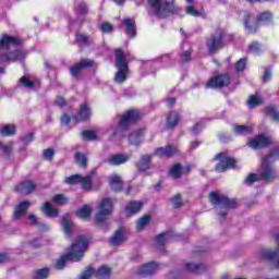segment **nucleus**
<instances>
[{
	"mask_svg": "<svg viewBox=\"0 0 279 279\" xmlns=\"http://www.w3.org/2000/svg\"><path fill=\"white\" fill-rule=\"evenodd\" d=\"M23 45V39L11 36L9 34H2L0 37V64H12V62H19V60H25V50L17 48Z\"/></svg>",
	"mask_w": 279,
	"mask_h": 279,
	"instance_id": "obj_1",
	"label": "nucleus"
},
{
	"mask_svg": "<svg viewBox=\"0 0 279 279\" xmlns=\"http://www.w3.org/2000/svg\"><path fill=\"white\" fill-rule=\"evenodd\" d=\"M89 245H90V236L86 234L77 235L70 247V252L65 253L57 260L54 265L56 269L58 270L64 269L69 260H72L74 263H80V260L84 258V254H86V252L88 251Z\"/></svg>",
	"mask_w": 279,
	"mask_h": 279,
	"instance_id": "obj_2",
	"label": "nucleus"
},
{
	"mask_svg": "<svg viewBox=\"0 0 279 279\" xmlns=\"http://www.w3.org/2000/svg\"><path fill=\"white\" fill-rule=\"evenodd\" d=\"M242 23L246 34H258L260 25H271V23H274V13L270 11L260 12L256 17V21H254V14L250 11H244Z\"/></svg>",
	"mask_w": 279,
	"mask_h": 279,
	"instance_id": "obj_3",
	"label": "nucleus"
},
{
	"mask_svg": "<svg viewBox=\"0 0 279 279\" xmlns=\"http://www.w3.org/2000/svg\"><path fill=\"white\" fill-rule=\"evenodd\" d=\"M147 3L153 12H148L149 16H157L158 19H169L173 14H178L179 9L175 5V1H165L162 0H147Z\"/></svg>",
	"mask_w": 279,
	"mask_h": 279,
	"instance_id": "obj_4",
	"label": "nucleus"
},
{
	"mask_svg": "<svg viewBox=\"0 0 279 279\" xmlns=\"http://www.w3.org/2000/svg\"><path fill=\"white\" fill-rule=\"evenodd\" d=\"M276 160H279V147H275L268 156L262 158L263 171L259 173V180H264L266 184L274 182L277 178L276 170L271 167Z\"/></svg>",
	"mask_w": 279,
	"mask_h": 279,
	"instance_id": "obj_5",
	"label": "nucleus"
},
{
	"mask_svg": "<svg viewBox=\"0 0 279 279\" xmlns=\"http://www.w3.org/2000/svg\"><path fill=\"white\" fill-rule=\"evenodd\" d=\"M116 56V69L118 71L114 74L113 82L116 84H125L128 82V76L130 75V64L128 63V58L123 48H117L114 50Z\"/></svg>",
	"mask_w": 279,
	"mask_h": 279,
	"instance_id": "obj_6",
	"label": "nucleus"
},
{
	"mask_svg": "<svg viewBox=\"0 0 279 279\" xmlns=\"http://www.w3.org/2000/svg\"><path fill=\"white\" fill-rule=\"evenodd\" d=\"M209 202L213 206H219L221 210H226L220 211V217L222 219H226V217H228V210H232L238 206L236 199L228 198V196L225 195H219V193H217L216 191L209 193Z\"/></svg>",
	"mask_w": 279,
	"mask_h": 279,
	"instance_id": "obj_7",
	"label": "nucleus"
},
{
	"mask_svg": "<svg viewBox=\"0 0 279 279\" xmlns=\"http://www.w3.org/2000/svg\"><path fill=\"white\" fill-rule=\"evenodd\" d=\"M213 160L214 162L219 160V162L214 167V171H216V173H226V171H230V169H236V158L228 156L227 153L216 154Z\"/></svg>",
	"mask_w": 279,
	"mask_h": 279,
	"instance_id": "obj_8",
	"label": "nucleus"
},
{
	"mask_svg": "<svg viewBox=\"0 0 279 279\" xmlns=\"http://www.w3.org/2000/svg\"><path fill=\"white\" fill-rule=\"evenodd\" d=\"M230 84H232V76L230 73H218L208 78V81L205 83V88L221 90V88H228Z\"/></svg>",
	"mask_w": 279,
	"mask_h": 279,
	"instance_id": "obj_9",
	"label": "nucleus"
},
{
	"mask_svg": "<svg viewBox=\"0 0 279 279\" xmlns=\"http://www.w3.org/2000/svg\"><path fill=\"white\" fill-rule=\"evenodd\" d=\"M114 205L111 198H104L99 204V211L95 216L96 226H104L108 221V217L112 215Z\"/></svg>",
	"mask_w": 279,
	"mask_h": 279,
	"instance_id": "obj_10",
	"label": "nucleus"
},
{
	"mask_svg": "<svg viewBox=\"0 0 279 279\" xmlns=\"http://www.w3.org/2000/svg\"><path fill=\"white\" fill-rule=\"evenodd\" d=\"M143 119V113L138 111V109H129L124 111L118 121V126L122 130H128L130 125H134V123H138V121Z\"/></svg>",
	"mask_w": 279,
	"mask_h": 279,
	"instance_id": "obj_11",
	"label": "nucleus"
},
{
	"mask_svg": "<svg viewBox=\"0 0 279 279\" xmlns=\"http://www.w3.org/2000/svg\"><path fill=\"white\" fill-rule=\"evenodd\" d=\"M93 66H95V60L87 58L81 59V62L74 63L70 66V75L75 80H80V77L84 75L85 69H93Z\"/></svg>",
	"mask_w": 279,
	"mask_h": 279,
	"instance_id": "obj_12",
	"label": "nucleus"
},
{
	"mask_svg": "<svg viewBox=\"0 0 279 279\" xmlns=\"http://www.w3.org/2000/svg\"><path fill=\"white\" fill-rule=\"evenodd\" d=\"M223 31L217 29L214 35L207 40V49L209 53H215L219 51V49H223V38H225Z\"/></svg>",
	"mask_w": 279,
	"mask_h": 279,
	"instance_id": "obj_13",
	"label": "nucleus"
},
{
	"mask_svg": "<svg viewBox=\"0 0 279 279\" xmlns=\"http://www.w3.org/2000/svg\"><path fill=\"white\" fill-rule=\"evenodd\" d=\"M246 145L251 147V149H265L267 147H270V145H272V142L271 138L259 134L253 138H250Z\"/></svg>",
	"mask_w": 279,
	"mask_h": 279,
	"instance_id": "obj_14",
	"label": "nucleus"
},
{
	"mask_svg": "<svg viewBox=\"0 0 279 279\" xmlns=\"http://www.w3.org/2000/svg\"><path fill=\"white\" fill-rule=\"evenodd\" d=\"M14 191L22 195H32L36 191V183L31 180L22 181L14 186Z\"/></svg>",
	"mask_w": 279,
	"mask_h": 279,
	"instance_id": "obj_15",
	"label": "nucleus"
},
{
	"mask_svg": "<svg viewBox=\"0 0 279 279\" xmlns=\"http://www.w3.org/2000/svg\"><path fill=\"white\" fill-rule=\"evenodd\" d=\"M180 150L177 146L168 144L166 147H159L155 150V156L158 158H173V156H178Z\"/></svg>",
	"mask_w": 279,
	"mask_h": 279,
	"instance_id": "obj_16",
	"label": "nucleus"
},
{
	"mask_svg": "<svg viewBox=\"0 0 279 279\" xmlns=\"http://www.w3.org/2000/svg\"><path fill=\"white\" fill-rule=\"evenodd\" d=\"M74 123H82L84 121H90V106L88 104H82L77 114L72 117Z\"/></svg>",
	"mask_w": 279,
	"mask_h": 279,
	"instance_id": "obj_17",
	"label": "nucleus"
},
{
	"mask_svg": "<svg viewBox=\"0 0 279 279\" xmlns=\"http://www.w3.org/2000/svg\"><path fill=\"white\" fill-rule=\"evenodd\" d=\"M160 265L156 262H149L144 264L137 270L138 276L142 278H147V276H154L155 272L158 271Z\"/></svg>",
	"mask_w": 279,
	"mask_h": 279,
	"instance_id": "obj_18",
	"label": "nucleus"
},
{
	"mask_svg": "<svg viewBox=\"0 0 279 279\" xmlns=\"http://www.w3.org/2000/svg\"><path fill=\"white\" fill-rule=\"evenodd\" d=\"M144 205L145 203H143V201H130L124 208L126 217H134V215H138V213L143 210Z\"/></svg>",
	"mask_w": 279,
	"mask_h": 279,
	"instance_id": "obj_19",
	"label": "nucleus"
},
{
	"mask_svg": "<svg viewBox=\"0 0 279 279\" xmlns=\"http://www.w3.org/2000/svg\"><path fill=\"white\" fill-rule=\"evenodd\" d=\"M29 206H32L29 201H22L19 205H16L13 213V220L19 221V219L25 217L27 215V210H29Z\"/></svg>",
	"mask_w": 279,
	"mask_h": 279,
	"instance_id": "obj_20",
	"label": "nucleus"
},
{
	"mask_svg": "<svg viewBox=\"0 0 279 279\" xmlns=\"http://www.w3.org/2000/svg\"><path fill=\"white\" fill-rule=\"evenodd\" d=\"M137 171L145 173L151 169V155H142L140 160L135 162Z\"/></svg>",
	"mask_w": 279,
	"mask_h": 279,
	"instance_id": "obj_21",
	"label": "nucleus"
},
{
	"mask_svg": "<svg viewBox=\"0 0 279 279\" xmlns=\"http://www.w3.org/2000/svg\"><path fill=\"white\" fill-rule=\"evenodd\" d=\"M130 160V155L125 154H114L107 159L108 165L111 167H120V165H125Z\"/></svg>",
	"mask_w": 279,
	"mask_h": 279,
	"instance_id": "obj_22",
	"label": "nucleus"
},
{
	"mask_svg": "<svg viewBox=\"0 0 279 279\" xmlns=\"http://www.w3.org/2000/svg\"><path fill=\"white\" fill-rule=\"evenodd\" d=\"M122 25L125 27L128 38H136V21L126 17L122 21Z\"/></svg>",
	"mask_w": 279,
	"mask_h": 279,
	"instance_id": "obj_23",
	"label": "nucleus"
},
{
	"mask_svg": "<svg viewBox=\"0 0 279 279\" xmlns=\"http://www.w3.org/2000/svg\"><path fill=\"white\" fill-rule=\"evenodd\" d=\"M181 119L182 118L180 117L178 111H170L166 119V125H167L168 130H175V128H178Z\"/></svg>",
	"mask_w": 279,
	"mask_h": 279,
	"instance_id": "obj_24",
	"label": "nucleus"
},
{
	"mask_svg": "<svg viewBox=\"0 0 279 279\" xmlns=\"http://www.w3.org/2000/svg\"><path fill=\"white\" fill-rule=\"evenodd\" d=\"M61 226L63 228L64 234L70 238L73 236V226L75 225L73 223V221H71V216L69 214L62 216Z\"/></svg>",
	"mask_w": 279,
	"mask_h": 279,
	"instance_id": "obj_25",
	"label": "nucleus"
},
{
	"mask_svg": "<svg viewBox=\"0 0 279 279\" xmlns=\"http://www.w3.org/2000/svg\"><path fill=\"white\" fill-rule=\"evenodd\" d=\"M173 236H174L173 231H166L158 234L155 238V241L159 246L158 250H162V247H165V243H167L168 241H171Z\"/></svg>",
	"mask_w": 279,
	"mask_h": 279,
	"instance_id": "obj_26",
	"label": "nucleus"
},
{
	"mask_svg": "<svg viewBox=\"0 0 279 279\" xmlns=\"http://www.w3.org/2000/svg\"><path fill=\"white\" fill-rule=\"evenodd\" d=\"M41 210L46 217H50L51 219H56V217H59L60 215V210L54 208L49 202L44 203Z\"/></svg>",
	"mask_w": 279,
	"mask_h": 279,
	"instance_id": "obj_27",
	"label": "nucleus"
},
{
	"mask_svg": "<svg viewBox=\"0 0 279 279\" xmlns=\"http://www.w3.org/2000/svg\"><path fill=\"white\" fill-rule=\"evenodd\" d=\"M183 269L184 271H189L190 274H204V271H206V265L186 263L184 264Z\"/></svg>",
	"mask_w": 279,
	"mask_h": 279,
	"instance_id": "obj_28",
	"label": "nucleus"
},
{
	"mask_svg": "<svg viewBox=\"0 0 279 279\" xmlns=\"http://www.w3.org/2000/svg\"><path fill=\"white\" fill-rule=\"evenodd\" d=\"M168 173L173 180H180V178L184 175V167H182V163L180 162L174 163L170 167Z\"/></svg>",
	"mask_w": 279,
	"mask_h": 279,
	"instance_id": "obj_29",
	"label": "nucleus"
},
{
	"mask_svg": "<svg viewBox=\"0 0 279 279\" xmlns=\"http://www.w3.org/2000/svg\"><path fill=\"white\" fill-rule=\"evenodd\" d=\"M109 185L113 193H121V191H123V180L117 174L110 178Z\"/></svg>",
	"mask_w": 279,
	"mask_h": 279,
	"instance_id": "obj_30",
	"label": "nucleus"
},
{
	"mask_svg": "<svg viewBox=\"0 0 279 279\" xmlns=\"http://www.w3.org/2000/svg\"><path fill=\"white\" fill-rule=\"evenodd\" d=\"M93 175L94 172H89L85 177L81 175L80 184L83 191H93Z\"/></svg>",
	"mask_w": 279,
	"mask_h": 279,
	"instance_id": "obj_31",
	"label": "nucleus"
},
{
	"mask_svg": "<svg viewBox=\"0 0 279 279\" xmlns=\"http://www.w3.org/2000/svg\"><path fill=\"white\" fill-rule=\"evenodd\" d=\"M76 217L78 219H90V215H93V209L88 205H83L82 208H78L75 211Z\"/></svg>",
	"mask_w": 279,
	"mask_h": 279,
	"instance_id": "obj_32",
	"label": "nucleus"
},
{
	"mask_svg": "<svg viewBox=\"0 0 279 279\" xmlns=\"http://www.w3.org/2000/svg\"><path fill=\"white\" fill-rule=\"evenodd\" d=\"M265 113L266 117H270L272 121L276 123H279V112L278 109L276 108V105H269L265 108Z\"/></svg>",
	"mask_w": 279,
	"mask_h": 279,
	"instance_id": "obj_33",
	"label": "nucleus"
},
{
	"mask_svg": "<svg viewBox=\"0 0 279 279\" xmlns=\"http://www.w3.org/2000/svg\"><path fill=\"white\" fill-rule=\"evenodd\" d=\"M74 160L81 169H86V167H88V157H86L84 153L76 151L74 154Z\"/></svg>",
	"mask_w": 279,
	"mask_h": 279,
	"instance_id": "obj_34",
	"label": "nucleus"
},
{
	"mask_svg": "<svg viewBox=\"0 0 279 279\" xmlns=\"http://www.w3.org/2000/svg\"><path fill=\"white\" fill-rule=\"evenodd\" d=\"M125 241V235L121 229L117 230L110 239L111 245H121Z\"/></svg>",
	"mask_w": 279,
	"mask_h": 279,
	"instance_id": "obj_35",
	"label": "nucleus"
},
{
	"mask_svg": "<svg viewBox=\"0 0 279 279\" xmlns=\"http://www.w3.org/2000/svg\"><path fill=\"white\" fill-rule=\"evenodd\" d=\"M265 104V100L263 98H259L256 95H250L247 99V106L251 109L258 108V106H263Z\"/></svg>",
	"mask_w": 279,
	"mask_h": 279,
	"instance_id": "obj_36",
	"label": "nucleus"
},
{
	"mask_svg": "<svg viewBox=\"0 0 279 279\" xmlns=\"http://www.w3.org/2000/svg\"><path fill=\"white\" fill-rule=\"evenodd\" d=\"M143 136V131H135L129 135V142L131 145L138 147L141 145V138Z\"/></svg>",
	"mask_w": 279,
	"mask_h": 279,
	"instance_id": "obj_37",
	"label": "nucleus"
},
{
	"mask_svg": "<svg viewBox=\"0 0 279 279\" xmlns=\"http://www.w3.org/2000/svg\"><path fill=\"white\" fill-rule=\"evenodd\" d=\"M16 134V126L15 125H4L0 128V136H14Z\"/></svg>",
	"mask_w": 279,
	"mask_h": 279,
	"instance_id": "obj_38",
	"label": "nucleus"
},
{
	"mask_svg": "<svg viewBox=\"0 0 279 279\" xmlns=\"http://www.w3.org/2000/svg\"><path fill=\"white\" fill-rule=\"evenodd\" d=\"M75 43H77V45H84L85 47H90V38L82 33L75 34Z\"/></svg>",
	"mask_w": 279,
	"mask_h": 279,
	"instance_id": "obj_39",
	"label": "nucleus"
},
{
	"mask_svg": "<svg viewBox=\"0 0 279 279\" xmlns=\"http://www.w3.org/2000/svg\"><path fill=\"white\" fill-rule=\"evenodd\" d=\"M149 221H151L150 215H145V216L141 217L137 220L136 230H138V231L144 230L145 227L149 225Z\"/></svg>",
	"mask_w": 279,
	"mask_h": 279,
	"instance_id": "obj_40",
	"label": "nucleus"
},
{
	"mask_svg": "<svg viewBox=\"0 0 279 279\" xmlns=\"http://www.w3.org/2000/svg\"><path fill=\"white\" fill-rule=\"evenodd\" d=\"M235 73H243L247 69V58H241L234 64Z\"/></svg>",
	"mask_w": 279,
	"mask_h": 279,
	"instance_id": "obj_41",
	"label": "nucleus"
},
{
	"mask_svg": "<svg viewBox=\"0 0 279 279\" xmlns=\"http://www.w3.org/2000/svg\"><path fill=\"white\" fill-rule=\"evenodd\" d=\"M81 136H82V140L86 141V142L97 140V133H95V131H90V130L82 131Z\"/></svg>",
	"mask_w": 279,
	"mask_h": 279,
	"instance_id": "obj_42",
	"label": "nucleus"
},
{
	"mask_svg": "<svg viewBox=\"0 0 279 279\" xmlns=\"http://www.w3.org/2000/svg\"><path fill=\"white\" fill-rule=\"evenodd\" d=\"M12 149H14V142H9L7 145L0 141V151H3L5 156H12Z\"/></svg>",
	"mask_w": 279,
	"mask_h": 279,
	"instance_id": "obj_43",
	"label": "nucleus"
},
{
	"mask_svg": "<svg viewBox=\"0 0 279 279\" xmlns=\"http://www.w3.org/2000/svg\"><path fill=\"white\" fill-rule=\"evenodd\" d=\"M51 202L53 204H58L59 206H64L66 204H69V198H66V196H64V194H56Z\"/></svg>",
	"mask_w": 279,
	"mask_h": 279,
	"instance_id": "obj_44",
	"label": "nucleus"
},
{
	"mask_svg": "<svg viewBox=\"0 0 279 279\" xmlns=\"http://www.w3.org/2000/svg\"><path fill=\"white\" fill-rule=\"evenodd\" d=\"M19 82H20L21 86H23V88L33 89L36 87V84L32 80H29V77H27L26 75H23Z\"/></svg>",
	"mask_w": 279,
	"mask_h": 279,
	"instance_id": "obj_45",
	"label": "nucleus"
},
{
	"mask_svg": "<svg viewBox=\"0 0 279 279\" xmlns=\"http://www.w3.org/2000/svg\"><path fill=\"white\" fill-rule=\"evenodd\" d=\"M254 182H260V174L250 173L244 180L246 186H252Z\"/></svg>",
	"mask_w": 279,
	"mask_h": 279,
	"instance_id": "obj_46",
	"label": "nucleus"
},
{
	"mask_svg": "<svg viewBox=\"0 0 279 279\" xmlns=\"http://www.w3.org/2000/svg\"><path fill=\"white\" fill-rule=\"evenodd\" d=\"M49 278V268H41L34 271L33 279H48Z\"/></svg>",
	"mask_w": 279,
	"mask_h": 279,
	"instance_id": "obj_47",
	"label": "nucleus"
},
{
	"mask_svg": "<svg viewBox=\"0 0 279 279\" xmlns=\"http://www.w3.org/2000/svg\"><path fill=\"white\" fill-rule=\"evenodd\" d=\"M81 178H82V174H72L64 179V183L69 184L70 186H73L75 184H80Z\"/></svg>",
	"mask_w": 279,
	"mask_h": 279,
	"instance_id": "obj_48",
	"label": "nucleus"
},
{
	"mask_svg": "<svg viewBox=\"0 0 279 279\" xmlns=\"http://www.w3.org/2000/svg\"><path fill=\"white\" fill-rule=\"evenodd\" d=\"M99 29L102 34H112L114 32V26L108 22L100 24Z\"/></svg>",
	"mask_w": 279,
	"mask_h": 279,
	"instance_id": "obj_49",
	"label": "nucleus"
},
{
	"mask_svg": "<svg viewBox=\"0 0 279 279\" xmlns=\"http://www.w3.org/2000/svg\"><path fill=\"white\" fill-rule=\"evenodd\" d=\"M193 59V52L191 50H185L181 53L180 64H186Z\"/></svg>",
	"mask_w": 279,
	"mask_h": 279,
	"instance_id": "obj_50",
	"label": "nucleus"
},
{
	"mask_svg": "<svg viewBox=\"0 0 279 279\" xmlns=\"http://www.w3.org/2000/svg\"><path fill=\"white\" fill-rule=\"evenodd\" d=\"M76 10L82 16H86V14H88V4H86V2H78L76 4Z\"/></svg>",
	"mask_w": 279,
	"mask_h": 279,
	"instance_id": "obj_51",
	"label": "nucleus"
},
{
	"mask_svg": "<svg viewBox=\"0 0 279 279\" xmlns=\"http://www.w3.org/2000/svg\"><path fill=\"white\" fill-rule=\"evenodd\" d=\"M53 156H56V151L53 150V148H46L43 151V158L44 160H53Z\"/></svg>",
	"mask_w": 279,
	"mask_h": 279,
	"instance_id": "obj_52",
	"label": "nucleus"
},
{
	"mask_svg": "<svg viewBox=\"0 0 279 279\" xmlns=\"http://www.w3.org/2000/svg\"><path fill=\"white\" fill-rule=\"evenodd\" d=\"M171 202L173 204V208H182L184 206V203L182 202V195L177 194L171 198Z\"/></svg>",
	"mask_w": 279,
	"mask_h": 279,
	"instance_id": "obj_53",
	"label": "nucleus"
},
{
	"mask_svg": "<svg viewBox=\"0 0 279 279\" xmlns=\"http://www.w3.org/2000/svg\"><path fill=\"white\" fill-rule=\"evenodd\" d=\"M234 132L235 134H250V132H252V128L247 125H236L234 128Z\"/></svg>",
	"mask_w": 279,
	"mask_h": 279,
	"instance_id": "obj_54",
	"label": "nucleus"
},
{
	"mask_svg": "<svg viewBox=\"0 0 279 279\" xmlns=\"http://www.w3.org/2000/svg\"><path fill=\"white\" fill-rule=\"evenodd\" d=\"M185 12H186V14H189L190 16H195V17L202 16V12H199V11H198L197 9H195V7H193V5L186 7V8H185Z\"/></svg>",
	"mask_w": 279,
	"mask_h": 279,
	"instance_id": "obj_55",
	"label": "nucleus"
},
{
	"mask_svg": "<svg viewBox=\"0 0 279 279\" xmlns=\"http://www.w3.org/2000/svg\"><path fill=\"white\" fill-rule=\"evenodd\" d=\"M218 141L222 144L230 143L232 141V135H230V133H219Z\"/></svg>",
	"mask_w": 279,
	"mask_h": 279,
	"instance_id": "obj_56",
	"label": "nucleus"
},
{
	"mask_svg": "<svg viewBox=\"0 0 279 279\" xmlns=\"http://www.w3.org/2000/svg\"><path fill=\"white\" fill-rule=\"evenodd\" d=\"M271 68H265L264 74H263V84H267L268 82H271Z\"/></svg>",
	"mask_w": 279,
	"mask_h": 279,
	"instance_id": "obj_57",
	"label": "nucleus"
},
{
	"mask_svg": "<svg viewBox=\"0 0 279 279\" xmlns=\"http://www.w3.org/2000/svg\"><path fill=\"white\" fill-rule=\"evenodd\" d=\"M248 51H251L252 53H258L260 51V43L252 41L248 45Z\"/></svg>",
	"mask_w": 279,
	"mask_h": 279,
	"instance_id": "obj_58",
	"label": "nucleus"
},
{
	"mask_svg": "<svg viewBox=\"0 0 279 279\" xmlns=\"http://www.w3.org/2000/svg\"><path fill=\"white\" fill-rule=\"evenodd\" d=\"M31 247H34L35 250H38L43 247V242H40V239L35 238L29 242Z\"/></svg>",
	"mask_w": 279,
	"mask_h": 279,
	"instance_id": "obj_59",
	"label": "nucleus"
},
{
	"mask_svg": "<svg viewBox=\"0 0 279 279\" xmlns=\"http://www.w3.org/2000/svg\"><path fill=\"white\" fill-rule=\"evenodd\" d=\"M56 106H59V108H64L66 106V100L62 96H58L54 100Z\"/></svg>",
	"mask_w": 279,
	"mask_h": 279,
	"instance_id": "obj_60",
	"label": "nucleus"
},
{
	"mask_svg": "<svg viewBox=\"0 0 279 279\" xmlns=\"http://www.w3.org/2000/svg\"><path fill=\"white\" fill-rule=\"evenodd\" d=\"M34 141V133H28L22 138V143H25V145H29Z\"/></svg>",
	"mask_w": 279,
	"mask_h": 279,
	"instance_id": "obj_61",
	"label": "nucleus"
},
{
	"mask_svg": "<svg viewBox=\"0 0 279 279\" xmlns=\"http://www.w3.org/2000/svg\"><path fill=\"white\" fill-rule=\"evenodd\" d=\"M69 123H71V118L69 113H63L61 116V125H69Z\"/></svg>",
	"mask_w": 279,
	"mask_h": 279,
	"instance_id": "obj_62",
	"label": "nucleus"
},
{
	"mask_svg": "<svg viewBox=\"0 0 279 279\" xmlns=\"http://www.w3.org/2000/svg\"><path fill=\"white\" fill-rule=\"evenodd\" d=\"M202 123L196 122L191 130L194 134H199V132H202Z\"/></svg>",
	"mask_w": 279,
	"mask_h": 279,
	"instance_id": "obj_63",
	"label": "nucleus"
},
{
	"mask_svg": "<svg viewBox=\"0 0 279 279\" xmlns=\"http://www.w3.org/2000/svg\"><path fill=\"white\" fill-rule=\"evenodd\" d=\"M175 97H169L166 99V106L167 108H173V106H175Z\"/></svg>",
	"mask_w": 279,
	"mask_h": 279,
	"instance_id": "obj_64",
	"label": "nucleus"
}]
</instances>
